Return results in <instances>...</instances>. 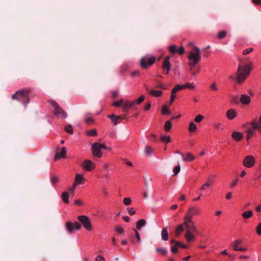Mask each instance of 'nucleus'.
Masks as SVG:
<instances>
[{
	"instance_id": "54",
	"label": "nucleus",
	"mask_w": 261,
	"mask_h": 261,
	"mask_svg": "<svg viewBox=\"0 0 261 261\" xmlns=\"http://www.w3.org/2000/svg\"><path fill=\"white\" fill-rule=\"evenodd\" d=\"M88 135L91 136H96L97 133L95 129H92L88 132Z\"/></svg>"
},
{
	"instance_id": "46",
	"label": "nucleus",
	"mask_w": 261,
	"mask_h": 261,
	"mask_svg": "<svg viewBox=\"0 0 261 261\" xmlns=\"http://www.w3.org/2000/svg\"><path fill=\"white\" fill-rule=\"evenodd\" d=\"M152 149L149 146H146L145 151L147 155H150L151 154Z\"/></svg>"
},
{
	"instance_id": "7",
	"label": "nucleus",
	"mask_w": 261,
	"mask_h": 261,
	"mask_svg": "<svg viewBox=\"0 0 261 261\" xmlns=\"http://www.w3.org/2000/svg\"><path fill=\"white\" fill-rule=\"evenodd\" d=\"M188 59L189 61L199 62L201 59V54L199 48L196 46L194 47L193 51L190 52Z\"/></svg>"
},
{
	"instance_id": "58",
	"label": "nucleus",
	"mask_w": 261,
	"mask_h": 261,
	"mask_svg": "<svg viewBox=\"0 0 261 261\" xmlns=\"http://www.w3.org/2000/svg\"><path fill=\"white\" fill-rule=\"evenodd\" d=\"M198 63V62H195V61H189L188 65L191 67V70H192L193 67Z\"/></svg>"
},
{
	"instance_id": "51",
	"label": "nucleus",
	"mask_w": 261,
	"mask_h": 261,
	"mask_svg": "<svg viewBox=\"0 0 261 261\" xmlns=\"http://www.w3.org/2000/svg\"><path fill=\"white\" fill-rule=\"evenodd\" d=\"M253 50V48H248L245 49V50H243V54L244 55H246L250 53L251 51H252Z\"/></svg>"
},
{
	"instance_id": "21",
	"label": "nucleus",
	"mask_w": 261,
	"mask_h": 261,
	"mask_svg": "<svg viewBox=\"0 0 261 261\" xmlns=\"http://www.w3.org/2000/svg\"><path fill=\"white\" fill-rule=\"evenodd\" d=\"M254 129H255L253 128V126H252V127H249L246 130V139L247 141H248L254 135Z\"/></svg>"
},
{
	"instance_id": "24",
	"label": "nucleus",
	"mask_w": 261,
	"mask_h": 261,
	"mask_svg": "<svg viewBox=\"0 0 261 261\" xmlns=\"http://www.w3.org/2000/svg\"><path fill=\"white\" fill-rule=\"evenodd\" d=\"M250 124L253 126L254 128L261 129V116L259 117L258 122L253 120L250 122Z\"/></svg>"
},
{
	"instance_id": "27",
	"label": "nucleus",
	"mask_w": 261,
	"mask_h": 261,
	"mask_svg": "<svg viewBox=\"0 0 261 261\" xmlns=\"http://www.w3.org/2000/svg\"><path fill=\"white\" fill-rule=\"evenodd\" d=\"M146 222L145 220H144V219L140 220L137 222L136 228L138 229H140L142 226H144L146 225Z\"/></svg>"
},
{
	"instance_id": "62",
	"label": "nucleus",
	"mask_w": 261,
	"mask_h": 261,
	"mask_svg": "<svg viewBox=\"0 0 261 261\" xmlns=\"http://www.w3.org/2000/svg\"><path fill=\"white\" fill-rule=\"evenodd\" d=\"M93 122V119L91 118V117H89V118H87L85 119V122L88 124H91L92 123V122Z\"/></svg>"
},
{
	"instance_id": "26",
	"label": "nucleus",
	"mask_w": 261,
	"mask_h": 261,
	"mask_svg": "<svg viewBox=\"0 0 261 261\" xmlns=\"http://www.w3.org/2000/svg\"><path fill=\"white\" fill-rule=\"evenodd\" d=\"M170 243L171 244H175L176 246H178V247H181L182 248H187L188 247L187 245L182 244L180 242L176 241L174 239L170 241Z\"/></svg>"
},
{
	"instance_id": "64",
	"label": "nucleus",
	"mask_w": 261,
	"mask_h": 261,
	"mask_svg": "<svg viewBox=\"0 0 261 261\" xmlns=\"http://www.w3.org/2000/svg\"><path fill=\"white\" fill-rule=\"evenodd\" d=\"M139 74V71H135L131 73V76L132 77H135Z\"/></svg>"
},
{
	"instance_id": "14",
	"label": "nucleus",
	"mask_w": 261,
	"mask_h": 261,
	"mask_svg": "<svg viewBox=\"0 0 261 261\" xmlns=\"http://www.w3.org/2000/svg\"><path fill=\"white\" fill-rule=\"evenodd\" d=\"M108 117L110 118L112 122L114 123V125H116L118 123H119L118 121V119H124L125 116L123 115H119L116 116L114 114H112L111 115H108Z\"/></svg>"
},
{
	"instance_id": "13",
	"label": "nucleus",
	"mask_w": 261,
	"mask_h": 261,
	"mask_svg": "<svg viewBox=\"0 0 261 261\" xmlns=\"http://www.w3.org/2000/svg\"><path fill=\"white\" fill-rule=\"evenodd\" d=\"M83 167L85 170L91 171L95 168V164L92 161L86 160L83 162Z\"/></svg>"
},
{
	"instance_id": "45",
	"label": "nucleus",
	"mask_w": 261,
	"mask_h": 261,
	"mask_svg": "<svg viewBox=\"0 0 261 261\" xmlns=\"http://www.w3.org/2000/svg\"><path fill=\"white\" fill-rule=\"evenodd\" d=\"M203 118H204V117L203 116H202L201 115H198L195 118L194 120L196 122L199 123L203 119Z\"/></svg>"
},
{
	"instance_id": "56",
	"label": "nucleus",
	"mask_w": 261,
	"mask_h": 261,
	"mask_svg": "<svg viewBox=\"0 0 261 261\" xmlns=\"http://www.w3.org/2000/svg\"><path fill=\"white\" fill-rule=\"evenodd\" d=\"M123 103V100H119V101H115L114 103H113V105L115 107H120L122 104Z\"/></svg>"
},
{
	"instance_id": "22",
	"label": "nucleus",
	"mask_w": 261,
	"mask_h": 261,
	"mask_svg": "<svg viewBox=\"0 0 261 261\" xmlns=\"http://www.w3.org/2000/svg\"><path fill=\"white\" fill-rule=\"evenodd\" d=\"M161 237L164 241H167L168 240V233L167 227L163 228L161 231Z\"/></svg>"
},
{
	"instance_id": "29",
	"label": "nucleus",
	"mask_w": 261,
	"mask_h": 261,
	"mask_svg": "<svg viewBox=\"0 0 261 261\" xmlns=\"http://www.w3.org/2000/svg\"><path fill=\"white\" fill-rule=\"evenodd\" d=\"M133 230H134L135 232V236H136V242L134 240V239H132L131 240V242L133 243H139L141 242V238H140V234L139 233V232L135 229H133Z\"/></svg>"
},
{
	"instance_id": "35",
	"label": "nucleus",
	"mask_w": 261,
	"mask_h": 261,
	"mask_svg": "<svg viewBox=\"0 0 261 261\" xmlns=\"http://www.w3.org/2000/svg\"><path fill=\"white\" fill-rule=\"evenodd\" d=\"M169 51L172 53V54H175L177 52V47L175 45H172L169 46L168 48Z\"/></svg>"
},
{
	"instance_id": "3",
	"label": "nucleus",
	"mask_w": 261,
	"mask_h": 261,
	"mask_svg": "<svg viewBox=\"0 0 261 261\" xmlns=\"http://www.w3.org/2000/svg\"><path fill=\"white\" fill-rule=\"evenodd\" d=\"M184 225L186 228V232L185 237L188 242H190L195 240V237L192 234L193 232H196L197 229L194 223H190L184 219Z\"/></svg>"
},
{
	"instance_id": "20",
	"label": "nucleus",
	"mask_w": 261,
	"mask_h": 261,
	"mask_svg": "<svg viewBox=\"0 0 261 261\" xmlns=\"http://www.w3.org/2000/svg\"><path fill=\"white\" fill-rule=\"evenodd\" d=\"M185 227V225H184V223L176 227L175 232V236L176 237H178L180 233L184 231Z\"/></svg>"
},
{
	"instance_id": "5",
	"label": "nucleus",
	"mask_w": 261,
	"mask_h": 261,
	"mask_svg": "<svg viewBox=\"0 0 261 261\" xmlns=\"http://www.w3.org/2000/svg\"><path fill=\"white\" fill-rule=\"evenodd\" d=\"M201 213L200 210L196 206H192L189 208L187 213L184 218L186 220L190 223H193L192 217Z\"/></svg>"
},
{
	"instance_id": "39",
	"label": "nucleus",
	"mask_w": 261,
	"mask_h": 261,
	"mask_svg": "<svg viewBox=\"0 0 261 261\" xmlns=\"http://www.w3.org/2000/svg\"><path fill=\"white\" fill-rule=\"evenodd\" d=\"M162 113L163 115H169L170 112L166 105H164L162 107Z\"/></svg>"
},
{
	"instance_id": "43",
	"label": "nucleus",
	"mask_w": 261,
	"mask_h": 261,
	"mask_svg": "<svg viewBox=\"0 0 261 261\" xmlns=\"http://www.w3.org/2000/svg\"><path fill=\"white\" fill-rule=\"evenodd\" d=\"M115 229V230L119 233H122L124 232L123 228L120 226H116Z\"/></svg>"
},
{
	"instance_id": "49",
	"label": "nucleus",
	"mask_w": 261,
	"mask_h": 261,
	"mask_svg": "<svg viewBox=\"0 0 261 261\" xmlns=\"http://www.w3.org/2000/svg\"><path fill=\"white\" fill-rule=\"evenodd\" d=\"M145 99V97L144 95H141L140 96L138 99H137V100H136V102H137V105H140L141 104L144 100Z\"/></svg>"
},
{
	"instance_id": "11",
	"label": "nucleus",
	"mask_w": 261,
	"mask_h": 261,
	"mask_svg": "<svg viewBox=\"0 0 261 261\" xmlns=\"http://www.w3.org/2000/svg\"><path fill=\"white\" fill-rule=\"evenodd\" d=\"M255 164V159L252 155H248L246 156L243 160V165L246 167L251 168L254 166Z\"/></svg>"
},
{
	"instance_id": "40",
	"label": "nucleus",
	"mask_w": 261,
	"mask_h": 261,
	"mask_svg": "<svg viewBox=\"0 0 261 261\" xmlns=\"http://www.w3.org/2000/svg\"><path fill=\"white\" fill-rule=\"evenodd\" d=\"M226 34L227 33L225 31H220L218 34V38L220 39H222L226 36Z\"/></svg>"
},
{
	"instance_id": "2",
	"label": "nucleus",
	"mask_w": 261,
	"mask_h": 261,
	"mask_svg": "<svg viewBox=\"0 0 261 261\" xmlns=\"http://www.w3.org/2000/svg\"><path fill=\"white\" fill-rule=\"evenodd\" d=\"M251 70V68L250 65L249 64L246 65L244 66L239 65L236 73L237 81L238 83H242L249 75Z\"/></svg>"
},
{
	"instance_id": "9",
	"label": "nucleus",
	"mask_w": 261,
	"mask_h": 261,
	"mask_svg": "<svg viewBox=\"0 0 261 261\" xmlns=\"http://www.w3.org/2000/svg\"><path fill=\"white\" fill-rule=\"evenodd\" d=\"M91 147L93 155L97 158H101L102 156V152L101 151L102 149L101 144L95 142L92 144Z\"/></svg>"
},
{
	"instance_id": "44",
	"label": "nucleus",
	"mask_w": 261,
	"mask_h": 261,
	"mask_svg": "<svg viewBox=\"0 0 261 261\" xmlns=\"http://www.w3.org/2000/svg\"><path fill=\"white\" fill-rule=\"evenodd\" d=\"M131 202L132 199L129 197L125 198L123 199V203L126 205H129L131 203Z\"/></svg>"
},
{
	"instance_id": "34",
	"label": "nucleus",
	"mask_w": 261,
	"mask_h": 261,
	"mask_svg": "<svg viewBox=\"0 0 261 261\" xmlns=\"http://www.w3.org/2000/svg\"><path fill=\"white\" fill-rule=\"evenodd\" d=\"M172 127V123L170 121H167L165 122V126H164V129L165 130L166 132H168L170 130Z\"/></svg>"
},
{
	"instance_id": "59",
	"label": "nucleus",
	"mask_w": 261,
	"mask_h": 261,
	"mask_svg": "<svg viewBox=\"0 0 261 261\" xmlns=\"http://www.w3.org/2000/svg\"><path fill=\"white\" fill-rule=\"evenodd\" d=\"M174 89L175 90L176 92H177L178 91L183 89L184 87L182 85H177L174 88Z\"/></svg>"
},
{
	"instance_id": "33",
	"label": "nucleus",
	"mask_w": 261,
	"mask_h": 261,
	"mask_svg": "<svg viewBox=\"0 0 261 261\" xmlns=\"http://www.w3.org/2000/svg\"><path fill=\"white\" fill-rule=\"evenodd\" d=\"M161 140L165 143H168L171 141V139L169 136H161Z\"/></svg>"
},
{
	"instance_id": "30",
	"label": "nucleus",
	"mask_w": 261,
	"mask_h": 261,
	"mask_svg": "<svg viewBox=\"0 0 261 261\" xmlns=\"http://www.w3.org/2000/svg\"><path fill=\"white\" fill-rule=\"evenodd\" d=\"M197 129V127L196 125L193 122H191L189 126V131L190 132H195Z\"/></svg>"
},
{
	"instance_id": "38",
	"label": "nucleus",
	"mask_w": 261,
	"mask_h": 261,
	"mask_svg": "<svg viewBox=\"0 0 261 261\" xmlns=\"http://www.w3.org/2000/svg\"><path fill=\"white\" fill-rule=\"evenodd\" d=\"M210 187V179H208L207 181L200 188L201 190H205L207 188Z\"/></svg>"
},
{
	"instance_id": "32",
	"label": "nucleus",
	"mask_w": 261,
	"mask_h": 261,
	"mask_svg": "<svg viewBox=\"0 0 261 261\" xmlns=\"http://www.w3.org/2000/svg\"><path fill=\"white\" fill-rule=\"evenodd\" d=\"M155 252L156 253H160L163 255H165L167 253L168 251L166 249L164 248H157L155 249Z\"/></svg>"
},
{
	"instance_id": "12",
	"label": "nucleus",
	"mask_w": 261,
	"mask_h": 261,
	"mask_svg": "<svg viewBox=\"0 0 261 261\" xmlns=\"http://www.w3.org/2000/svg\"><path fill=\"white\" fill-rule=\"evenodd\" d=\"M170 56H166L163 62L162 69L164 70H166V74H168L171 69V65L170 62Z\"/></svg>"
},
{
	"instance_id": "57",
	"label": "nucleus",
	"mask_w": 261,
	"mask_h": 261,
	"mask_svg": "<svg viewBox=\"0 0 261 261\" xmlns=\"http://www.w3.org/2000/svg\"><path fill=\"white\" fill-rule=\"evenodd\" d=\"M127 210L130 215H133L136 213L135 211L134 210V208L127 207Z\"/></svg>"
},
{
	"instance_id": "31",
	"label": "nucleus",
	"mask_w": 261,
	"mask_h": 261,
	"mask_svg": "<svg viewBox=\"0 0 261 261\" xmlns=\"http://www.w3.org/2000/svg\"><path fill=\"white\" fill-rule=\"evenodd\" d=\"M69 194L67 192H64L62 194V198L63 201L66 203H68L69 202Z\"/></svg>"
},
{
	"instance_id": "25",
	"label": "nucleus",
	"mask_w": 261,
	"mask_h": 261,
	"mask_svg": "<svg viewBox=\"0 0 261 261\" xmlns=\"http://www.w3.org/2000/svg\"><path fill=\"white\" fill-rule=\"evenodd\" d=\"M242 243V241L239 240H235L233 243H231V246L233 250H237L239 247V245Z\"/></svg>"
},
{
	"instance_id": "41",
	"label": "nucleus",
	"mask_w": 261,
	"mask_h": 261,
	"mask_svg": "<svg viewBox=\"0 0 261 261\" xmlns=\"http://www.w3.org/2000/svg\"><path fill=\"white\" fill-rule=\"evenodd\" d=\"M65 130L69 134H72L73 128L70 124H68L65 127Z\"/></svg>"
},
{
	"instance_id": "17",
	"label": "nucleus",
	"mask_w": 261,
	"mask_h": 261,
	"mask_svg": "<svg viewBox=\"0 0 261 261\" xmlns=\"http://www.w3.org/2000/svg\"><path fill=\"white\" fill-rule=\"evenodd\" d=\"M66 153V148L64 147H63L61 148V151L60 152H57L55 156L54 160L55 161H57L58 160L64 158L65 156Z\"/></svg>"
},
{
	"instance_id": "48",
	"label": "nucleus",
	"mask_w": 261,
	"mask_h": 261,
	"mask_svg": "<svg viewBox=\"0 0 261 261\" xmlns=\"http://www.w3.org/2000/svg\"><path fill=\"white\" fill-rule=\"evenodd\" d=\"M256 231L258 236H261V222L257 226L256 228Z\"/></svg>"
},
{
	"instance_id": "36",
	"label": "nucleus",
	"mask_w": 261,
	"mask_h": 261,
	"mask_svg": "<svg viewBox=\"0 0 261 261\" xmlns=\"http://www.w3.org/2000/svg\"><path fill=\"white\" fill-rule=\"evenodd\" d=\"M84 179L82 175L80 174H76L75 178V181L77 182L79 185L82 184V180H83Z\"/></svg>"
},
{
	"instance_id": "61",
	"label": "nucleus",
	"mask_w": 261,
	"mask_h": 261,
	"mask_svg": "<svg viewBox=\"0 0 261 261\" xmlns=\"http://www.w3.org/2000/svg\"><path fill=\"white\" fill-rule=\"evenodd\" d=\"M95 261H105V259L102 256L99 255L96 257Z\"/></svg>"
},
{
	"instance_id": "10",
	"label": "nucleus",
	"mask_w": 261,
	"mask_h": 261,
	"mask_svg": "<svg viewBox=\"0 0 261 261\" xmlns=\"http://www.w3.org/2000/svg\"><path fill=\"white\" fill-rule=\"evenodd\" d=\"M81 227V225L77 222H75L74 223L67 222L66 223V228L69 233H72L74 229L79 230Z\"/></svg>"
},
{
	"instance_id": "8",
	"label": "nucleus",
	"mask_w": 261,
	"mask_h": 261,
	"mask_svg": "<svg viewBox=\"0 0 261 261\" xmlns=\"http://www.w3.org/2000/svg\"><path fill=\"white\" fill-rule=\"evenodd\" d=\"M77 219L86 230L89 231L92 230V227L91 223L87 216L84 215L79 216Z\"/></svg>"
},
{
	"instance_id": "4",
	"label": "nucleus",
	"mask_w": 261,
	"mask_h": 261,
	"mask_svg": "<svg viewBox=\"0 0 261 261\" xmlns=\"http://www.w3.org/2000/svg\"><path fill=\"white\" fill-rule=\"evenodd\" d=\"M48 102L54 107L53 113L56 116L62 118L67 117V113L59 106L57 102L53 100H50Z\"/></svg>"
},
{
	"instance_id": "52",
	"label": "nucleus",
	"mask_w": 261,
	"mask_h": 261,
	"mask_svg": "<svg viewBox=\"0 0 261 261\" xmlns=\"http://www.w3.org/2000/svg\"><path fill=\"white\" fill-rule=\"evenodd\" d=\"M179 55H182L185 53V48L183 46H181L178 49L177 48V52Z\"/></svg>"
},
{
	"instance_id": "28",
	"label": "nucleus",
	"mask_w": 261,
	"mask_h": 261,
	"mask_svg": "<svg viewBox=\"0 0 261 261\" xmlns=\"http://www.w3.org/2000/svg\"><path fill=\"white\" fill-rule=\"evenodd\" d=\"M253 212L251 210L245 211L242 214V217L245 219H248L252 216Z\"/></svg>"
},
{
	"instance_id": "15",
	"label": "nucleus",
	"mask_w": 261,
	"mask_h": 261,
	"mask_svg": "<svg viewBox=\"0 0 261 261\" xmlns=\"http://www.w3.org/2000/svg\"><path fill=\"white\" fill-rule=\"evenodd\" d=\"M244 135L242 133L237 131H233L231 134V137L237 142H240L243 138Z\"/></svg>"
},
{
	"instance_id": "19",
	"label": "nucleus",
	"mask_w": 261,
	"mask_h": 261,
	"mask_svg": "<svg viewBox=\"0 0 261 261\" xmlns=\"http://www.w3.org/2000/svg\"><path fill=\"white\" fill-rule=\"evenodd\" d=\"M240 101L244 105H248L250 102V98L247 95L242 94L240 97Z\"/></svg>"
},
{
	"instance_id": "50",
	"label": "nucleus",
	"mask_w": 261,
	"mask_h": 261,
	"mask_svg": "<svg viewBox=\"0 0 261 261\" xmlns=\"http://www.w3.org/2000/svg\"><path fill=\"white\" fill-rule=\"evenodd\" d=\"M180 170V165H177L175 166L173 169V172H174V174L176 175L177 174Z\"/></svg>"
},
{
	"instance_id": "6",
	"label": "nucleus",
	"mask_w": 261,
	"mask_h": 261,
	"mask_svg": "<svg viewBox=\"0 0 261 261\" xmlns=\"http://www.w3.org/2000/svg\"><path fill=\"white\" fill-rule=\"evenodd\" d=\"M155 58L152 56H146L142 57L140 61V65L142 68H148L149 66L154 64Z\"/></svg>"
},
{
	"instance_id": "53",
	"label": "nucleus",
	"mask_w": 261,
	"mask_h": 261,
	"mask_svg": "<svg viewBox=\"0 0 261 261\" xmlns=\"http://www.w3.org/2000/svg\"><path fill=\"white\" fill-rule=\"evenodd\" d=\"M211 88L212 90L217 91L218 90V88L217 86V84L216 83H213L211 85Z\"/></svg>"
},
{
	"instance_id": "37",
	"label": "nucleus",
	"mask_w": 261,
	"mask_h": 261,
	"mask_svg": "<svg viewBox=\"0 0 261 261\" xmlns=\"http://www.w3.org/2000/svg\"><path fill=\"white\" fill-rule=\"evenodd\" d=\"M122 108H123V111L125 112H127L128 110L130 109L131 108V107L130 106L129 102V101L125 102L123 103Z\"/></svg>"
},
{
	"instance_id": "55",
	"label": "nucleus",
	"mask_w": 261,
	"mask_h": 261,
	"mask_svg": "<svg viewBox=\"0 0 261 261\" xmlns=\"http://www.w3.org/2000/svg\"><path fill=\"white\" fill-rule=\"evenodd\" d=\"M59 180L58 177L57 176H53L51 179V182L53 185L56 184Z\"/></svg>"
},
{
	"instance_id": "18",
	"label": "nucleus",
	"mask_w": 261,
	"mask_h": 261,
	"mask_svg": "<svg viewBox=\"0 0 261 261\" xmlns=\"http://www.w3.org/2000/svg\"><path fill=\"white\" fill-rule=\"evenodd\" d=\"M237 116V113L233 109H230L226 112L227 118L229 120L234 119Z\"/></svg>"
},
{
	"instance_id": "16",
	"label": "nucleus",
	"mask_w": 261,
	"mask_h": 261,
	"mask_svg": "<svg viewBox=\"0 0 261 261\" xmlns=\"http://www.w3.org/2000/svg\"><path fill=\"white\" fill-rule=\"evenodd\" d=\"M145 88L146 91L149 92V94L155 97H159L161 96L163 92L160 90H149V88L147 86H145Z\"/></svg>"
},
{
	"instance_id": "42",
	"label": "nucleus",
	"mask_w": 261,
	"mask_h": 261,
	"mask_svg": "<svg viewBox=\"0 0 261 261\" xmlns=\"http://www.w3.org/2000/svg\"><path fill=\"white\" fill-rule=\"evenodd\" d=\"M182 86L184 87V89L189 88V89H194L195 88L192 84L189 83H187L185 85H182Z\"/></svg>"
},
{
	"instance_id": "23",
	"label": "nucleus",
	"mask_w": 261,
	"mask_h": 261,
	"mask_svg": "<svg viewBox=\"0 0 261 261\" xmlns=\"http://www.w3.org/2000/svg\"><path fill=\"white\" fill-rule=\"evenodd\" d=\"M181 155L182 156V159L185 162L192 161L195 159L194 156L191 153H187L186 156H185L184 154H181Z\"/></svg>"
},
{
	"instance_id": "1",
	"label": "nucleus",
	"mask_w": 261,
	"mask_h": 261,
	"mask_svg": "<svg viewBox=\"0 0 261 261\" xmlns=\"http://www.w3.org/2000/svg\"><path fill=\"white\" fill-rule=\"evenodd\" d=\"M30 91L27 89L18 90L12 96V99L20 101L26 106L30 102L29 94Z\"/></svg>"
},
{
	"instance_id": "63",
	"label": "nucleus",
	"mask_w": 261,
	"mask_h": 261,
	"mask_svg": "<svg viewBox=\"0 0 261 261\" xmlns=\"http://www.w3.org/2000/svg\"><path fill=\"white\" fill-rule=\"evenodd\" d=\"M238 178H237L236 180H234L232 182H231L230 185V187L231 188H233L235 187L237 184H238Z\"/></svg>"
},
{
	"instance_id": "47",
	"label": "nucleus",
	"mask_w": 261,
	"mask_h": 261,
	"mask_svg": "<svg viewBox=\"0 0 261 261\" xmlns=\"http://www.w3.org/2000/svg\"><path fill=\"white\" fill-rule=\"evenodd\" d=\"M171 250L173 253H176L178 251V246L174 244L171 247Z\"/></svg>"
},
{
	"instance_id": "60",
	"label": "nucleus",
	"mask_w": 261,
	"mask_h": 261,
	"mask_svg": "<svg viewBox=\"0 0 261 261\" xmlns=\"http://www.w3.org/2000/svg\"><path fill=\"white\" fill-rule=\"evenodd\" d=\"M174 89L175 90L176 92H177L178 91L183 89L184 87L182 85H177L174 88Z\"/></svg>"
}]
</instances>
